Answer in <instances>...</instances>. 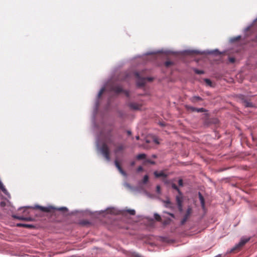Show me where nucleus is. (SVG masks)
Returning <instances> with one entry per match:
<instances>
[{
  "label": "nucleus",
  "instance_id": "f257e3e1",
  "mask_svg": "<svg viewBox=\"0 0 257 257\" xmlns=\"http://www.w3.org/2000/svg\"><path fill=\"white\" fill-rule=\"evenodd\" d=\"M249 239L250 238H242L239 242L231 249L230 252L234 253L236 251L239 250L240 248L249 240Z\"/></svg>",
  "mask_w": 257,
  "mask_h": 257
},
{
  "label": "nucleus",
  "instance_id": "f03ea898",
  "mask_svg": "<svg viewBox=\"0 0 257 257\" xmlns=\"http://www.w3.org/2000/svg\"><path fill=\"white\" fill-rule=\"evenodd\" d=\"M101 153L107 161H109L110 155L108 147L106 144H103L101 148Z\"/></svg>",
  "mask_w": 257,
  "mask_h": 257
},
{
  "label": "nucleus",
  "instance_id": "7ed1b4c3",
  "mask_svg": "<svg viewBox=\"0 0 257 257\" xmlns=\"http://www.w3.org/2000/svg\"><path fill=\"white\" fill-rule=\"evenodd\" d=\"M135 76L136 78L138 79L137 83L138 86L139 87H142L145 85L146 83V78H141L140 77L139 73L138 72L135 73Z\"/></svg>",
  "mask_w": 257,
  "mask_h": 257
},
{
  "label": "nucleus",
  "instance_id": "20e7f679",
  "mask_svg": "<svg viewBox=\"0 0 257 257\" xmlns=\"http://www.w3.org/2000/svg\"><path fill=\"white\" fill-rule=\"evenodd\" d=\"M34 208L35 209H38L40 210L41 211L45 212H50L53 209H56L55 208L52 207V206H49V207H43L39 205H36Z\"/></svg>",
  "mask_w": 257,
  "mask_h": 257
},
{
  "label": "nucleus",
  "instance_id": "39448f33",
  "mask_svg": "<svg viewBox=\"0 0 257 257\" xmlns=\"http://www.w3.org/2000/svg\"><path fill=\"white\" fill-rule=\"evenodd\" d=\"M192 212V208L191 207H188L187 208V210L186 211V212L185 215L184 216L183 219H182V220L181 221V224H184L187 221V220L189 218L190 215L191 214Z\"/></svg>",
  "mask_w": 257,
  "mask_h": 257
},
{
  "label": "nucleus",
  "instance_id": "423d86ee",
  "mask_svg": "<svg viewBox=\"0 0 257 257\" xmlns=\"http://www.w3.org/2000/svg\"><path fill=\"white\" fill-rule=\"evenodd\" d=\"M162 202L164 204V206L166 208L171 209L172 210L174 209L175 206L173 203L170 201L169 198H167L166 200H163Z\"/></svg>",
  "mask_w": 257,
  "mask_h": 257
},
{
  "label": "nucleus",
  "instance_id": "0eeeda50",
  "mask_svg": "<svg viewBox=\"0 0 257 257\" xmlns=\"http://www.w3.org/2000/svg\"><path fill=\"white\" fill-rule=\"evenodd\" d=\"M186 108L191 111H196L197 112H203L206 111V109L204 108H196L193 106L186 105Z\"/></svg>",
  "mask_w": 257,
  "mask_h": 257
},
{
  "label": "nucleus",
  "instance_id": "6e6552de",
  "mask_svg": "<svg viewBox=\"0 0 257 257\" xmlns=\"http://www.w3.org/2000/svg\"><path fill=\"white\" fill-rule=\"evenodd\" d=\"M128 106L132 110H138L141 109L142 105L136 102H130Z\"/></svg>",
  "mask_w": 257,
  "mask_h": 257
},
{
  "label": "nucleus",
  "instance_id": "1a4fd4ad",
  "mask_svg": "<svg viewBox=\"0 0 257 257\" xmlns=\"http://www.w3.org/2000/svg\"><path fill=\"white\" fill-rule=\"evenodd\" d=\"M114 146L115 147L114 150L115 154L122 151L125 149V146L122 144H116L115 146Z\"/></svg>",
  "mask_w": 257,
  "mask_h": 257
},
{
  "label": "nucleus",
  "instance_id": "9d476101",
  "mask_svg": "<svg viewBox=\"0 0 257 257\" xmlns=\"http://www.w3.org/2000/svg\"><path fill=\"white\" fill-rule=\"evenodd\" d=\"M13 218L15 219H17L20 220H24V221H32L33 220V218L31 217H25L21 216H18L17 215H12Z\"/></svg>",
  "mask_w": 257,
  "mask_h": 257
},
{
  "label": "nucleus",
  "instance_id": "9b49d317",
  "mask_svg": "<svg viewBox=\"0 0 257 257\" xmlns=\"http://www.w3.org/2000/svg\"><path fill=\"white\" fill-rule=\"evenodd\" d=\"M114 163L116 167L117 168L120 173H121V174H122L123 176H126V173L125 172V171L123 170L118 161L115 160Z\"/></svg>",
  "mask_w": 257,
  "mask_h": 257
},
{
  "label": "nucleus",
  "instance_id": "f8f14e48",
  "mask_svg": "<svg viewBox=\"0 0 257 257\" xmlns=\"http://www.w3.org/2000/svg\"><path fill=\"white\" fill-rule=\"evenodd\" d=\"M112 90L116 93H119L123 91V89L119 85L114 86L112 87Z\"/></svg>",
  "mask_w": 257,
  "mask_h": 257
},
{
  "label": "nucleus",
  "instance_id": "ddd939ff",
  "mask_svg": "<svg viewBox=\"0 0 257 257\" xmlns=\"http://www.w3.org/2000/svg\"><path fill=\"white\" fill-rule=\"evenodd\" d=\"M242 102L243 105L246 107H252L254 106V105L252 102L245 99H242Z\"/></svg>",
  "mask_w": 257,
  "mask_h": 257
},
{
  "label": "nucleus",
  "instance_id": "4468645a",
  "mask_svg": "<svg viewBox=\"0 0 257 257\" xmlns=\"http://www.w3.org/2000/svg\"><path fill=\"white\" fill-rule=\"evenodd\" d=\"M154 175L156 177L159 178V177H164L166 178L167 177V175L165 174L163 172L161 171L160 172H158L157 171H155L154 172Z\"/></svg>",
  "mask_w": 257,
  "mask_h": 257
},
{
  "label": "nucleus",
  "instance_id": "2eb2a0df",
  "mask_svg": "<svg viewBox=\"0 0 257 257\" xmlns=\"http://www.w3.org/2000/svg\"><path fill=\"white\" fill-rule=\"evenodd\" d=\"M105 142L106 143L112 145L113 146H115V143L114 142L113 139L111 138V136H108L105 138Z\"/></svg>",
  "mask_w": 257,
  "mask_h": 257
},
{
  "label": "nucleus",
  "instance_id": "dca6fc26",
  "mask_svg": "<svg viewBox=\"0 0 257 257\" xmlns=\"http://www.w3.org/2000/svg\"><path fill=\"white\" fill-rule=\"evenodd\" d=\"M176 201L177 206L182 205L183 203L182 195L181 196L180 195L176 196Z\"/></svg>",
  "mask_w": 257,
  "mask_h": 257
},
{
  "label": "nucleus",
  "instance_id": "f3484780",
  "mask_svg": "<svg viewBox=\"0 0 257 257\" xmlns=\"http://www.w3.org/2000/svg\"><path fill=\"white\" fill-rule=\"evenodd\" d=\"M190 101L193 103H196L199 101H201L202 100V98L200 96H194L190 98Z\"/></svg>",
  "mask_w": 257,
  "mask_h": 257
},
{
  "label": "nucleus",
  "instance_id": "a211bd4d",
  "mask_svg": "<svg viewBox=\"0 0 257 257\" xmlns=\"http://www.w3.org/2000/svg\"><path fill=\"white\" fill-rule=\"evenodd\" d=\"M199 198L200 201L201 206L203 208H204L205 207V200L203 196L201 195L200 193H199Z\"/></svg>",
  "mask_w": 257,
  "mask_h": 257
},
{
  "label": "nucleus",
  "instance_id": "6ab92c4d",
  "mask_svg": "<svg viewBox=\"0 0 257 257\" xmlns=\"http://www.w3.org/2000/svg\"><path fill=\"white\" fill-rule=\"evenodd\" d=\"M172 187L173 189L176 190L178 192L179 195H180L181 196L182 195L181 191H180V190L179 189V188L177 186V185L173 183L172 184Z\"/></svg>",
  "mask_w": 257,
  "mask_h": 257
},
{
  "label": "nucleus",
  "instance_id": "aec40b11",
  "mask_svg": "<svg viewBox=\"0 0 257 257\" xmlns=\"http://www.w3.org/2000/svg\"><path fill=\"white\" fill-rule=\"evenodd\" d=\"M146 157V154H139L137 156V159L138 160H142V159H145Z\"/></svg>",
  "mask_w": 257,
  "mask_h": 257
},
{
  "label": "nucleus",
  "instance_id": "412c9836",
  "mask_svg": "<svg viewBox=\"0 0 257 257\" xmlns=\"http://www.w3.org/2000/svg\"><path fill=\"white\" fill-rule=\"evenodd\" d=\"M154 217H155V219L158 221H161V220H162V218H161L160 215L157 213L154 214Z\"/></svg>",
  "mask_w": 257,
  "mask_h": 257
},
{
  "label": "nucleus",
  "instance_id": "4be33fe9",
  "mask_svg": "<svg viewBox=\"0 0 257 257\" xmlns=\"http://www.w3.org/2000/svg\"><path fill=\"white\" fill-rule=\"evenodd\" d=\"M0 189L2 190V191L4 193H6L7 190L5 188V186H4L2 182L0 181Z\"/></svg>",
  "mask_w": 257,
  "mask_h": 257
},
{
  "label": "nucleus",
  "instance_id": "5701e85b",
  "mask_svg": "<svg viewBox=\"0 0 257 257\" xmlns=\"http://www.w3.org/2000/svg\"><path fill=\"white\" fill-rule=\"evenodd\" d=\"M173 65V62L170 61H167L165 62V65L166 67H169V66Z\"/></svg>",
  "mask_w": 257,
  "mask_h": 257
},
{
  "label": "nucleus",
  "instance_id": "b1692460",
  "mask_svg": "<svg viewBox=\"0 0 257 257\" xmlns=\"http://www.w3.org/2000/svg\"><path fill=\"white\" fill-rule=\"evenodd\" d=\"M149 180V176L147 175H145L143 178V182L144 184H146L147 183V182Z\"/></svg>",
  "mask_w": 257,
  "mask_h": 257
},
{
  "label": "nucleus",
  "instance_id": "393cba45",
  "mask_svg": "<svg viewBox=\"0 0 257 257\" xmlns=\"http://www.w3.org/2000/svg\"><path fill=\"white\" fill-rule=\"evenodd\" d=\"M126 211L132 215H134L136 213L135 210L133 209H128Z\"/></svg>",
  "mask_w": 257,
  "mask_h": 257
},
{
  "label": "nucleus",
  "instance_id": "a878e982",
  "mask_svg": "<svg viewBox=\"0 0 257 257\" xmlns=\"http://www.w3.org/2000/svg\"><path fill=\"white\" fill-rule=\"evenodd\" d=\"M194 72L195 73L197 74H204V71H202V70H198V69H194Z\"/></svg>",
  "mask_w": 257,
  "mask_h": 257
},
{
  "label": "nucleus",
  "instance_id": "bb28decb",
  "mask_svg": "<svg viewBox=\"0 0 257 257\" xmlns=\"http://www.w3.org/2000/svg\"><path fill=\"white\" fill-rule=\"evenodd\" d=\"M104 88H101V89L100 90V91H99V93H98V98H99V97H101V96L102 95V94H103V93L104 92Z\"/></svg>",
  "mask_w": 257,
  "mask_h": 257
},
{
  "label": "nucleus",
  "instance_id": "cd10ccee",
  "mask_svg": "<svg viewBox=\"0 0 257 257\" xmlns=\"http://www.w3.org/2000/svg\"><path fill=\"white\" fill-rule=\"evenodd\" d=\"M205 82L207 84L209 85H211V80H210L209 79H205L204 80Z\"/></svg>",
  "mask_w": 257,
  "mask_h": 257
},
{
  "label": "nucleus",
  "instance_id": "c85d7f7f",
  "mask_svg": "<svg viewBox=\"0 0 257 257\" xmlns=\"http://www.w3.org/2000/svg\"><path fill=\"white\" fill-rule=\"evenodd\" d=\"M156 191L158 193L160 194L161 193V187L159 185H157L156 187Z\"/></svg>",
  "mask_w": 257,
  "mask_h": 257
},
{
  "label": "nucleus",
  "instance_id": "c756f323",
  "mask_svg": "<svg viewBox=\"0 0 257 257\" xmlns=\"http://www.w3.org/2000/svg\"><path fill=\"white\" fill-rule=\"evenodd\" d=\"M178 184L180 186H183V181L182 179H180L178 181Z\"/></svg>",
  "mask_w": 257,
  "mask_h": 257
},
{
  "label": "nucleus",
  "instance_id": "7c9ffc66",
  "mask_svg": "<svg viewBox=\"0 0 257 257\" xmlns=\"http://www.w3.org/2000/svg\"><path fill=\"white\" fill-rule=\"evenodd\" d=\"M229 61L230 63H233L235 62V59L233 57H229Z\"/></svg>",
  "mask_w": 257,
  "mask_h": 257
},
{
  "label": "nucleus",
  "instance_id": "2f4dec72",
  "mask_svg": "<svg viewBox=\"0 0 257 257\" xmlns=\"http://www.w3.org/2000/svg\"><path fill=\"white\" fill-rule=\"evenodd\" d=\"M240 39V36H237V37H236L235 38H233L231 40V41L232 42H234V41H237V40H239Z\"/></svg>",
  "mask_w": 257,
  "mask_h": 257
},
{
  "label": "nucleus",
  "instance_id": "473e14b6",
  "mask_svg": "<svg viewBox=\"0 0 257 257\" xmlns=\"http://www.w3.org/2000/svg\"><path fill=\"white\" fill-rule=\"evenodd\" d=\"M177 206H178V208L179 211L180 212H182L183 211V204L180 205H178Z\"/></svg>",
  "mask_w": 257,
  "mask_h": 257
},
{
  "label": "nucleus",
  "instance_id": "72a5a7b5",
  "mask_svg": "<svg viewBox=\"0 0 257 257\" xmlns=\"http://www.w3.org/2000/svg\"><path fill=\"white\" fill-rule=\"evenodd\" d=\"M146 162L153 165L155 164V162L154 161H152L150 159L146 160Z\"/></svg>",
  "mask_w": 257,
  "mask_h": 257
},
{
  "label": "nucleus",
  "instance_id": "f704fd0d",
  "mask_svg": "<svg viewBox=\"0 0 257 257\" xmlns=\"http://www.w3.org/2000/svg\"><path fill=\"white\" fill-rule=\"evenodd\" d=\"M57 209L58 210H60V211H66L67 210V208L66 207H60Z\"/></svg>",
  "mask_w": 257,
  "mask_h": 257
},
{
  "label": "nucleus",
  "instance_id": "c9c22d12",
  "mask_svg": "<svg viewBox=\"0 0 257 257\" xmlns=\"http://www.w3.org/2000/svg\"><path fill=\"white\" fill-rule=\"evenodd\" d=\"M24 225H25V226H24V227H27V228H32L33 227V225H30V224H24Z\"/></svg>",
  "mask_w": 257,
  "mask_h": 257
},
{
  "label": "nucleus",
  "instance_id": "e433bc0d",
  "mask_svg": "<svg viewBox=\"0 0 257 257\" xmlns=\"http://www.w3.org/2000/svg\"><path fill=\"white\" fill-rule=\"evenodd\" d=\"M143 170V168L142 166H139L137 169V171L138 172H141Z\"/></svg>",
  "mask_w": 257,
  "mask_h": 257
},
{
  "label": "nucleus",
  "instance_id": "4c0bfd02",
  "mask_svg": "<svg viewBox=\"0 0 257 257\" xmlns=\"http://www.w3.org/2000/svg\"><path fill=\"white\" fill-rule=\"evenodd\" d=\"M165 213L168 214V215H169L170 216H171L173 218L175 217L174 214L172 213H169V212H165Z\"/></svg>",
  "mask_w": 257,
  "mask_h": 257
},
{
  "label": "nucleus",
  "instance_id": "58836bf2",
  "mask_svg": "<svg viewBox=\"0 0 257 257\" xmlns=\"http://www.w3.org/2000/svg\"><path fill=\"white\" fill-rule=\"evenodd\" d=\"M153 141L154 142L157 144H159V142L158 141V140L157 138H154V139H153Z\"/></svg>",
  "mask_w": 257,
  "mask_h": 257
},
{
  "label": "nucleus",
  "instance_id": "ea45409f",
  "mask_svg": "<svg viewBox=\"0 0 257 257\" xmlns=\"http://www.w3.org/2000/svg\"><path fill=\"white\" fill-rule=\"evenodd\" d=\"M145 78H146V80H147L148 81H152L153 79V78H151V77H147Z\"/></svg>",
  "mask_w": 257,
  "mask_h": 257
},
{
  "label": "nucleus",
  "instance_id": "a19ab883",
  "mask_svg": "<svg viewBox=\"0 0 257 257\" xmlns=\"http://www.w3.org/2000/svg\"><path fill=\"white\" fill-rule=\"evenodd\" d=\"M24 224H22V223H18L17 224V226H19V227H24Z\"/></svg>",
  "mask_w": 257,
  "mask_h": 257
},
{
  "label": "nucleus",
  "instance_id": "79ce46f5",
  "mask_svg": "<svg viewBox=\"0 0 257 257\" xmlns=\"http://www.w3.org/2000/svg\"><path fill=\"white\" fill-rule=\"evenodd\" d=\"M1 206H2V207L5 206V203L4 202H2L1 203Z\"/></svg>",
  "mask_w": 257,
  "mask_h": 257
},
{
  "label": "nucleus",
  "instance_id": "37998d69",
  "mask_svg": "<svg viewBox=\"0 0 257 257\" xmlns=\"http://www.w3.org/2000/svg\"><path fill=\"white\" fill-rule=\"evenodd\" d=\"M127 134L128 135H131L132 134V132L131 131H127Z\"/></svg>",
  "mask_w": 257,
  "mask_h": 257
},
{
  "label": "nucleus",
  "instance_id": "c03bdc74",
  "mask_svg": "<svg viewBox=\"0 0 257 257\" xmlns=\"http://www.w3.org/2000/svg\"><path fill=\"white\" fill-rule=\"evenodd\" d=\"M135 164V162H134V161L131 162V165L132 166H134Z\"/></svg>",
  "mask_w": 257,
  "mask_h": 257
},
{
  "label": "nucleus",
  "instance_id": "a18cd8bd",
  "mask_svg": "<svg viewBox=\"0 0 257 257\" xmlns=\"http://www.w3.org/2000/svg\"><path fill=\"white\" fill-rule=\"evenodd\" d=\"M136 138L137 140H139L140 139V137L139 136H136Z\"/></svg>",
  "mask_w": 257,
  "mask_h": 257
},
{
  "label": "nucleus",
  "instance_id": "49530a36",
  "mask_svg": "<svg viewBox=\"0 0 257 257\" xmlns=\"http://www.w3.org/2000/svg\"><path fill=\"white\" fill-rule=\"evenodd\" d=\"M125 93L127 96H128V93L127 92H125Z\"/></svg>",
  "mask_w": 257,
  "mask_h": 257
},
{
  "label": "nucleus",
  "instance_id": "de8ad7c7",
  "mask_svg": "<svg viewBox=\"0 0 257 257\" xmlns=\"http://www.w3.org/2000/svg\"><path fill=\"white\" fill-rule=\"evenodd\" d=\"M153 158H156V155H153Z\"/></svg>",
  "mask_w": 257,
  "mask_h": 257
},
{
  "label": "nucleus",
  "instance_id": "09e8293b",
  "mask_svg": "<svg viewBox=\"0 0 257 257\" xmlns=\"http://www.w3.org/2000/svg\"><path fill=\"white\" fill-rule=\"evenodd\" d=\"M146 142H147V143H150V142H149V141H148V140H147V141H146Z\"/></svg>",
  "mask_w": 257,
  "mask_h": 257
},
{
  "label": "nucleus",
  "instance_id": "8fccbe9b",
  "mask_svg": "<svg viewBox=\"0 0 257 257\" xmlns=\"http://www.w3.org/2000/svg\"><path fill=\"white\" fill-rule=\"evenodd\" d=\"M252 140H254V138L252 136Z\"/></svg>",
  "mask_w": 257,
  "mask_h": 257
}]
</instances>
